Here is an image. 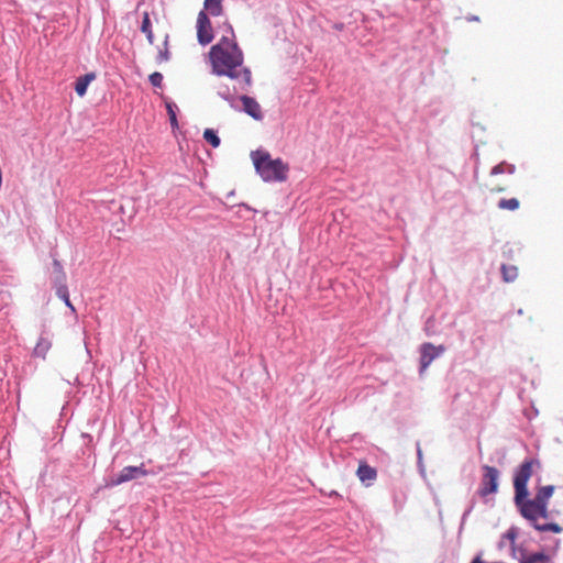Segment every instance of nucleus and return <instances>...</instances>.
<instances>
[{
  "mask_svg": "<svg viewBox=\"0 0 563 563\" xmlns=\"http://www.w3.org/2000/svg\"><path fill=\"white\" fill-rule=\"evenodd\" d=\"M167 110H168L169 120H170L172 125H176L177 119H176V114H175V111L173 110L172 104H167Z\"/></svg>",
  "mask_w": 563,
  "mask_h": 563,
  "instance_id": "nucleus-25",
  "label": "nucleus"
},
{
  "mask_svg": "<svg viewBox=\"0 0 563 563\" xmlns=\"http://www.w3.org/2000/svg\"><path fill=\"white\" fill-rule=\"evenodd\" d=\"M95 79V74H86L84 76H80L75 84V90L78 96L82 97L88 88V85Z\"/></svg>",
  "mask_w": 563,
  "mask_h": 563,
  "instance_id": "nucleus-14",
  "label": "nucleus"
},
{
  "mask_svg": "<svg viewBox=\"0 0 563 563\" xmlns=\"http://www.w3.org/2000/svg\"><path fill=\"white\" fill-rule=\"evenodd\" d=\"M214 38L213 27L208 18V13L200 11L197 18V40L201 45L210 44Z\"/></svg>",
  "mask_w": 563,
  "mask_h": 563,
  "instance_id": "nucleus-7",
  "label": "nucleus"
},
{
  "mask_svg": "<svg viewBox=\"0 0 563 563\" xmlns=\"http://www.w3.org/2000/svg\"><path fill=\"white\" fill-rule=\"evenodd\" d=\"M356 476L363 484L369 486L376 479L377 471L368 465L366 461H360Z\"/></svg>",
  "mask_w": 563,
  "mask_h": 563,
  "instance_id": "nucleus-9",
  "label": "nucleus"
},
{
  "mask_svg": "<svg viewBox=\"0 0 563 563\" xmlns=\"http://www.w3.org/2000/svg\"><path fill=\"white\" fill-rule=\"evenodd\" d=\"M522 313H523V310H522V309H519V310H518V314H520V316H521Z\"/></svg>",
  "mask_w": 563,
  "mask_h": 563,
  "instance_id": "nucleus-29",
  "label": "nucleus"
},
{
  "mask_svg": "<svg viewBox=\"0 0 563 563\" xmlns=\"http://www.w3.org/2000/svg\"><path fill=\"white\" fill-rule=\"evenodd\" d=\"M227 32L208 52V63L216 76H225L238 82L241 89L252 85V71L244 64V53L240 47L234 30L225 23Z\"/></svg>",
  "mask_w": 563,
  "mask_h": 563,
  "instance_id": "nucleus-1",
  "label": "nucleus"
},
{
  "mask_svg": "<svg viewBox=\"0 0 563 563\" xmlns=\"http://www.w3.org/2000/svg\"><path fill=\"white\" fill-rule=\"evenodd\" d=\"M256 174L265 183H284L288 179L289 165L282 158H273L266 150L251 152Z\"/></svg>",
  "mask_w": 563,
  "mask_h": 563,
  "instance_id": "nucleus-2",
  "label": "nucleus"
},
{
  "mask_svg": "<svg viewBox=\"0 0 563 563\" xmlns=\"http://www.w3.org/2000/svg\"><path fill=\"white\" fill-rule=\"evenodd\" d=\"M150 82L154 86V87H162V84H163V75L158 71H155L153 74L150 75Z\"/></svg>",
  "mask_w": 563,
  "mask_h": 563,
  "instance_id": "nucleus-23",
  "label": "nucleus"
},
{
  "mask_svg": "<svg viewBox=\"0 0 563 563\" xmlns=\"http://www.w3.org/2000/svg\"><path fill=\"white\" fill-rule=\"evenodd\" d=\"M554 493L553 485L541 486L533 498L526 497L522 503H532V504H544L549 505V499L552 497Z\"/></svg>",
  "mask_w": 563,
  "mask_h": 563,
  "instance_id": "nucleus-11",
  "label": "nucleus"
},
{
  "mask_svg": "<svg viewBox=\"0 0 563 563\" xmlns=\"http://www.w3.org/2000/svg\"><path fill=\"white\" fill-rule=\"evenodd\" d=\"M443 351L444 347L442 345L434 346L431 343L422 344L420 347V373H423L432 363V361L437 358Z\"/></svg>",
  "mask_w": 563,
  "mask_h": 563,
  "instance_id": "nucleus-8",
  "label": "nucleus"
},
{
  "mask_svg": "<svg viewBox=\"0 0 563 563\" xmlns=\"http://www.w3.org/2000/svg\"><path fill=\"white\" fill-rule=\"evenodd\" d=\"M518 512L525 518L531 527L540 532L561 533L563 528L555 522H540V519H549L548 505L521 503L516 506Z\"/></svg>",
  "mask_w": 563,
  "mask_h": 563,
  "instance_id": "nucleus-3",
  "label": "nucleus"
},
{
  "mask_svg": "<svg viewBox=\"0 0 563 563\" xmlns=\"http://www.w3.org/2000/svg\"><path fill=\"white\" fill-rule=\"evenodd\" d=\"M240 99L243 104L244 112H246L249 115H251L255 120H262V118H263L262 108H261L260 103L254 98L244 95Z\"/></svg>",
  "mask_w": 563,
  "mask_h": 563,
  "instance_id": "nucleus-10",
  "label": "nucleus"
},
{
  "mask_svg": "<svg viewBox=\"0 0 563 563\" xmlns=\"http://www.w3.org/2000/svg\"><path fill=\"white\" fill-rule=\"evenodd\" d=\"M214 147L218 146L220 143L218 142H214V143H211Z\"/></svg>",
  "mask_w": 563,
  "mask_h": 563,
  "instance_id": "nucleus-30",
  "label": "nucleus"
},
{
  "mask_svg": "<svg viewBox=\"0 0 563 563\" xmlns=\"http://www.w3.org/2000/svg\"><path fill=\"white\" fill-rule=\"evenodd\" d=\"M219 95L227 100H230L233 97V95L229 91L228 88H225L224 91H219Z\"/></svg>",
  "mask_w": 563,
  "mask_h": 563,
  "instance_id": "nucleus-26",
  "label": "nucleus"
},
{
  "mask_svg": "<svg viewBox=\"0 0 563 563\" xmlns=\"http://www.w3.org/2000/svg\"><path fill=\"white\" fill-rule=\"evenodd\" d=\"M56 284L58 285L57 289H56V295L65 301L66 306H68L71 310H74V307L69 300L68 289H67L65 282L56 283Z\"/></svg>",
  "mask_w": 563,
  "mask_h": 563,
  "instance_id": "nucleus-18",
  "label": "nucleus"
},
{
  "mask_svg": "<svg viewBox=\"0 0 563 563\" xmlns=\"http://www.w3.org/2000/svg\"><path fill=\"white\" fill-rule=\"evenodd\" d=\"M141 31L146 35L148 42L151 44H153V32H152V29H151V20H150V15L147 12H144L143 14V20H142V25H141Z\"/></svg>",
  "mask_w": 563,
  "mask_h": 563,
  "instance_id": "nucleus-17",
  "label": "nucleus"
},
{
  "mask_svg": "<svg viewBox=\"0 0 563 563\" xmlns=\"http://www.w3.org/2000/svg\"><path fill=\"white\" fill-rule=\"evenodd\" d=\"M203 137L206 141H220L216 134V131L212 129H206L203 132Z\"/></svg>",
  "mask_w": 563,
  "mask_h": 563,
  "instance_id": "nucleus-24",
  "label": "nucleus"
},
{
  "mask_svg": "<svg viewBox=\"0 0 563 563\" xmlns=\"http://www.w3.org/2000/svg\"><path fill=\"white\" fill-rule=\"evenodd\" d=\"M497 478V471L495 470V479ZM494 489H495V493L497 492V483L495 482V486H494Z\"/></svg>",
  "mask_w": 563,
  "mask_h": 563,
  "instance_id": "nucleus-27",
  "label": "nucleus"
},
{
  "mask_svg": "<svg viewBox=\"0 0 563 563\" xmlns=\"http://www.w3.org/2000/svg\"><path fill=\"white\" fill-rule=\"evenodd\" d=\"M503 190H504V188H497V187H495V191H503Z\"/></svg>",
  "mask_w": 563,
  "mask_h": 563,
  "instance_id": "nucleus-28",
  "label": "nucleus"
},
{
  "mask_svg": "<svg viewBox=\"0 0 563 563\" xmlns=\"http://www.w3.org/2000/svg\"><path fill=\"white\" fill-rule=\"evenodd\" d=\"M498 207L500 209H507V210H517L519 208V200L517 198H510V199H500L498 201Z\"/></svg>",
  "mask_w": 563,
  "mask_h": 563,
  "instance_id": "nucleus-20",
  "label": "nucleus"
},
{
  "mask_svg": "<svg viewBox=\"0 0 563 563\" xmlns=\"http://www.w3.org/2000/svg\"><path fill=\"white\" fill-rule=\"evenodd\" d=\"M519 533V528L512 526L508 529V531L503 536L501 540L498 543L499 548H504L506 544V541L509 542V547L514 552V556L519 560L520 563H538V562H545L549 560V556L543 552H533L528 553L525 549H516L515 548V540Z\"/></svg>",
  "mask_w": 563,
  "mask_h": 563,
  "instance_id": "nucleus-4",
  "label": "nucleus"
},
{
  "mask_svg": "<svg viewBox=\"0 0 563 563\" xmlns=\"http://www.w3.org/2000/svg\"><path fill=\"white\" fill-rule=\"evenodd\" d=\"M53 268L56 275V283H64L66 280V274L62 263L58 260L53 261Z\"/></svg>",
  "mask_w": 563,
  "mask_h": 563,
  "instance_id": "nucleus-22",
  "label": "nucleus"
},
{
  "mask_svg": "<svg viewBox=\"0 0 563 563\" xmlns=\"http://www.w3.org/2000/svg\"><path fill=\"white\" fill-rule=\"evenodd\" d=\"M167 40H168V36L166 35L164 44H163V48L158 49V54L156 57V60L158 64L165 63L169 59V51H168V41Z\"/></svg>",
  "mask_w": 563,
  "mask_h": 563,
  "instance_id": "nucleus-21",
  "label": "nucleus"
},
{
  "mask_svg": "<svg viewBox=\"0 0 563 563\" xmlns=\"http://www.w3.org/2000/svg\"><path fill=\"white\" fill-rule=\"evenodd\" d=\"M494 170H495V176L499 175V174L512 175L516 170V167L512 164L501 162V163L495 165Z\"/></svg>",
  "mask_w": 563,
  "mask_h": 563,
  "instance_id": "nucleus-19",
  "label": "nucleus"
},
{
  "mask_svg": "<svg viewBox=\"0 0 563 563\" xmlns=\"http://www.w3.org/2000/svg\"><path fill=\"white\" fill-rule=\"evenodd\" d=\"M493 493V467L485 466V475L483 488L481 489L482 496H487Z\"/></svg>",
  "mask_w": 563,
  "mask_h": 563,
  "instance_id": "nucleus-15",
  "label": "nucleus"
},
{
  "mask_svg": "<svg viewBox=\"0 0 563 563\" xmlns=\"http://www.w3.org/2000/svg\"><path fill=\"white\" fill-rule=\"evenodd\" d=\"M503 279L506 283L514 282L518 276V268L514 265H505L503 264L500 267Z\"/></svg>",
  "mask_w": 563,
  "mask_h": 563,
  "instance_id": "nucleus-16",
  "label": "nucleus"
},
{
  "mask_svg": "<svg viewBox=\"0 0 563 563\" xmlns=\"http://www.w3.org/2000/svg\"><path fill=\"white\" fill-rule=\"evenodd\" d=\"M222 1L223 0H205L202 11L213 16H219L223 12Z\"/></svg>",
  "mask_w": 563,
  "mask_h": 563,
  "instance_id": "nucleus-13",
  "label": "nucleus"
},
{
  "mask_svg": "<svg viewBox=\"0 0 563 563\" xmlns=\"http://www.w3.org/2000/svg\"><path fill=\"white\" fill-rule=\"evenodd\" d=\"M539 464L536 460H525L517 472L515 473L514 477V488H515V496H514V504L515 506L521 504L526 497L529 496L528 492V482L532 475V465Z\"/></svg>",
  "mask_w": 563,
  "mask_h": 563,
  "instance_id": "nucleus-5",
  "label": "nucleus"
},
{
  "mask_svg": "<svg viewBox=\"0 0 563 563\" xmlns=\"http://www.w3.org/2000/svg\"><path fill=\"white\" fill-rule=\"evenodd\" d=\"M147 475L148 471L144 468V464L140 466H125L117 476L112 477L107 485L111 487L119 486L129 481Z\"/></svg>",
  "mask_w": 563,
  "mask_h": 563,
  "instance_id": "nucleus-6",
  "label": "nucleus"
},
{
  "mask_svg": "<svg viewBox=\"0 0 563 563\" xmlns=\"http://www.w3.org/2000/svg\"><path fill=\"white\" fill-rule=\"evenodd\" d=\"M51 346H52L51 340L48 338L41 336L33 350V355L35 357L45 358Z\"/></svg>",
  "mask_w": 563,
  "mask_h": 563,
  "instance_id": "nucleus-12",
  "label": "nucleus"
}]
</instances>
